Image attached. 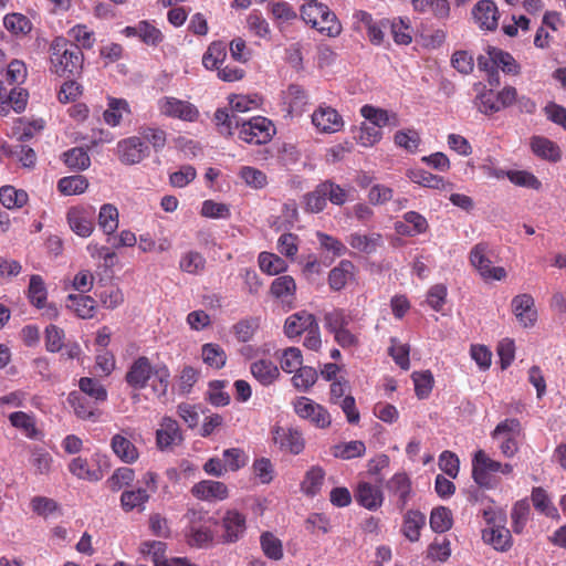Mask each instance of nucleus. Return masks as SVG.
<instances>
[{
    "mask_svg": "<svg viewBox=\"0 0 566 566\" xmlns=\"http://www.w3.org/2000/svg\"><path fill=\"white\" fill-rule=\"evenodd\" d=\"M317 319L314 314L307 311L296 312L286 317L284 323V334L289 338L300 337L303 333H306Z\"/></svg>",
    "mask_w": 566,
    "mask_h": 566,
    "instance_id": "20",
    "label": "nucleus"
},
{
    "mask_svg": "<svg viewBox=\"0 0 566 566\" xmlns=\"http://www.w3.org/2000/svg\"><path fill=\"white\" fill-rule=\"evenodd\" d=\"M30 458L29 462L34 469V474L48 475L53 465V457L51 453L42 447L32 446L29 447Z\"/></svg>",
    "mask_w": 566,
    "mask_h": 566,
    "instance_id": "35",
    "label": "nucleus"
},
{
    "mask_svg": "<svg viewBox=\"0 0 566 566\" xmlns=\"http://www.w3.org/2000/svg\"><path fill=\"white\" fill-rule=\"evenodd\" d=\"M272 441L281 451L297 455L305 448V439L301 430L295 427H284L275 423L271 428Z\"/></svg>",
    "mask_w": 566,
    "mask_h": 566,
    "instance_id": "9",
    "label": "nucleus"
},
{
    "mask_svg": "<svg viewBox=\"0 0 566 566\" xmlns=\"http://www.w3.org/2000/svg\"><path fill=\"white\" fill-rule=\"evenodd\" d=\"M139 39L149 46H157L164 41L163 32L147 20L138 22Z\"/></svg>",
    "mask_w": 566,
    "mask_h": 566,
    "instance_id": "64",
    "label": "nucleus"
},
{
    "mask_svg": "<svg viewBox=\"0 0 566 566\" xmlns=\"http://www.w3.org/2000/svg\"><path fill=\"white\" fill-rule=\"evenodd\" d=\"M355 499L357 503L369 511H375L382 504V493L379 488L368 483L360 482L357 486Z\"/></svg>",
    "mask_w": 566,
    "mask_h": 566,
    "instance_id": "24",
    "label": "nucleus"
},
{
    "mask_svg": "<svg viewBox=\"0 0 566 566\" xmlns=\"http://www.w3.org/2000/svg\"><path fill=\"white\" fill-rule=\"evenodd\" d=\"M221 542L234 544L247 533V515L237 509H227L220 518Z\"/></svg>",
    "mask_w": 566,
    "mask_h": 566,
    "instance_id": "8",
    "label": "nucleus"
},
{
    "mask_svg": "<svg viewBox=\"0 0 566 566\" xmlns=\"http://www.w3.org/2000/svg\"><path fill=\"white\" fill-rule=\"evenodd\" d=\"M350 322V315L343 308H334L324 315V326L333 335L338 331L348 327Z\"/></svg>",
    "mask_w": 566,
    "mask_h": 566,
    "instance_id": "55",
    "label": "nucleus"
},
{
    "mask_svg": "<svg viewBox=\"0 0 566 566\" xmlns=\"http://www.w3.org/2000/svg\"><path fill=\"white\" fill-rule=\"evenodd\" d=\"M70 42L73 43L74 46H77L80 51L82 50H91L95 42V33L90 30L85 24H75L67 31V38Z\"/></svg>",
    "mask_w": 566,
    "mask_h": 566,
    "instance_id": "37",
    "label": "nucleus"
},
{
    "mask_svg": "<svg viewBox=\"0 0 566 566\" xmlns=\"http://www.w3.org/2000/svg\"><path fill=\"white\" fill-rule=\"evenodd\" d=\"M118 159L125 165H135L149 156V147L139 136L122 139L117 144Z\"/></svg>",
    "mask_w": 566,
    "mask_h": 566,
    "instance_id": "16",
    "label": "nucleus"
},
{
    "mask_svg": "<svg viewBox=\"0 0 566 566\" xmlns=\"http://www.w3.org/2000/svg\"><path fill=\"white\" fill-rule=\"evenodd\" d=\"M531 500L537 512L548 517H559L557 509L553 505L547 492L542 486L532 489Z\"/></svg>",
    "mask_w": 566,
    "mask_h": 566,
    "instance_id": "47",
    "label": "nucleus"
},
{
    "mask_svg": "<svg viewBox=\"0 0 566 566\" xmlns=\"http://www.w3.org/2000/svg\"><path fill=\"white\" fill-rule=\"evenodd\" d=\"M239 177L252 189H263L268 185V177L262 170L252 166H242Z\"/></svg>",
    "mask_w": 566,
    "mask_h": 566,
    "instance_id": "61",
    "label": "nucleus"
},
{
    "mask_svg": "<svg viewBox=\"0 0 566 566\" xmlns=\"http://www.w3.org/2000/svg\"><path fill=\"white\" fill-rule=\"evenodd\" d=\"M64 164L73 170H85L91 165V158L86 150L74 147L63 154Z\"/></svg>",
    "mask_w": 566,
    "mask_h": 566,
    "instance_id": "59",
    "label": "nucleus"
},
{
    "mask_svg": "<svg viewBox=\"0 0 566 566\" xmlns=\"http://www.w3.org/2000/svg\"><path fill=\"white\" fill-rule=\"evenodd\" d=\"M50 70L59 76H73L82 70L83 52L65 36H55L49 48Z\"/></svg>",
    "mask_w": 566,
    "mask_h": 566,
    "instance_id": "2",
    "label": "nucleus"
},
{
    "mask_svg": "<svg viewBox=\"0 0 566 566\" xmlns=\"http://www.w3.org/2000/svg\"><path fill=\"white\" fill-rule=\"evenodd\" d=\"M407 177L412 182L431 189L451 190L453 188V184L446 181L443 177L433 175L421 168L408 170Z\"/></svg>",
    "mask_w": 566,
    "mask_h": 566,
    "instance_id": "23",
    "label": "nucleus"
},
{
    "mask_svg": "<svg viewBox=\"0 0 566 566\" xmlns=\"http://www.w3.org/2000/svg\"><path fill=\"white\" fill-rule=\"evenodd\" d=\"M227 57L226 42L218 40L209 44L207 51L202 55V64L207 70H219V66Z\"/></svg>",
    "mask_w": 566,
    "mask_h": 566,
    "instance_id": "39",
    "label": "nucleus"
},
{
    "mask_svg": "<svg viewBox=\"0 0 566 566\" xmlns=\"http://www.w3.org/2000/svg\"><path fill=\"white\" fill-rule=\"evenodd\" d=\"M69 471L77 479L90 482H96L103 478L102 471L99 469H91L87 459L82 457H76L71 460Z\"/></svg>",
    "mask_w": 566,
    "mask_h": 566,
    "instance_id": "40",
    "label": "nucleus"
},
{
    "mask_svg": "<svg viewBox=\"0 0 566 566\" xmlns=\"http://www.w3.org/2000/svg\"><path fill=\"white\" fill-rule=\"evenodd\" d=\"M385 488L390 501L402 512L413 494L409 475L406 472H397L386 482Z\"/></svg>",
    "mask_w": 566,
    "mask_h": 566,
    "instance_id": "13",
    "label": "nucleus"
},
{
    "mask_svg": "<svg viewBox=\"0 0 566 566\" xmlns=\"http://www.w3.org/2000/svg\"><path fill=\"white\" fill-rule=\"evenodd\" d=\"M312 124L319 133L333 134L342 130L344 119L332 106L323 103L312 114Z\"/></svg>",
    "mask_w": 566,
    "mask_h": 566,
    "instance_id": "15",
    "label": "nucleus"
},
{
    "mask_svg": "<svg viewBox=\"0 0 566 566\" xmlns=\"http://www.w3.org/2000/svg\"><path fill=\"white\" fill-rule=\"evenodd\" d=\"M531 515V506L527 499L518 500L511 511V526L515 534H522Z\"/></svg>",
    "mask_w": 566,
    "mask_h": 566,
    "instance_id": "44",
    "label": "nucleus"
},
{
    "mask_svg": "<svg viewBox=\"0 0 566 566\" xmlns=\"http://www.w3.org/2000/svg\"><path fill=\"white\" fill-rule=\"evenodd\" d=\"M325 480V471L321 467H312L301 483L302 492L307 496H315L319 493Z\"/></svg>",
    "mask_w": 566,
    "mask_h": 566,
    "instance_id": "43",
    "label": "nucleus"
},
{
    "mask_svg": "<svg viewBox=\"0 0 566 566\" xmlns=\"http://www.w3.org/2000/svg\"><path fill=\"white\" fill-rule=\"evenodd\" d=\"M132 434L124 430L123 433L113 436L111 447L113 452L125 463H134L139 458V452L136 446L130 440Z\"/></svg>",
    "mask_w": 566,
    "mask_h": 566,
    "instance_id": "21",
    "label": "nucleus"
},
{
    "mask_svg": "<svg viewBox=\"0 0 566 566\" xmlns=\"http://www.w3.org/2000/svg\"><path fill=\"white\" fill-rule=\"evenodd\" d=\"M139 137L151 145L156 153L163 150L167 142V133L159 127L142 126L139 128Z\"/></svg>",
    "mask_w": 566,
    "mask_h": 566,
    "instance_id": "60",
    "label": "nucleus"
},
{
    "mask_svg": "<svg viewBox=\"0 0 566 566\" xmlns=\"http://www.w3.org/2000/svg\"><path fill=\"white\" fill-rule=\"evenodd\" d=\"M187 526L185 535L187 543L197 548L208 547L212 544L214 535L211 528V517L202 509H189L185 514Z\"/></svg>",
    "mask_w": 566,
    "mask_h": 566,
    "instance_id": "4",
    "label": "nucleus"
},
{
    "mask_svg": "<svg viewBox=\"0 0 566 566\" xmlns=\"http://www.w3.org/2000/svg\"><path fill=\"white\" fill-rule=\"evenodd\" d=\"M28 193L22 189H15L13 186L0 188V202L7 209L21 208L28 202Z\"/></svg>",
    "mask_w": 566,
    "mask_h": 566,
    "instance_id": "52",
    "label": "nucleus"
},
{
    "mask_svg": "<svg viewBox=\"0 0 566 566\" xmlns=\"http://www.w3.org/2000/svg\"><path fill=\"white\" fill-rule=\"evenodd\" d=\"M512 311L518 323L525 327H533L537 321V311L531 294H520L512 300Z\"/></svg>",
    "mask_w": 566,
    "mask_h": 566,
    "instance_id": "18",
    "label": "nucleus"
},
{
    "mask_svg": "<svg viewBox=\"0 0 566 566\" xmlns=\"http://www.w3.org/2000/svg\"><path fill=\"white\" fill-rule=\"evenodd\" d=\"M157 107L161 115L169 118L196 122L199 117V111L193 104L174 96L160 97L157 102Z\"/></svg>",
    "mask_w": 566,
    "mask_h": 566,
    "instance_id": "11",
    "label": "nucleus"
},
{
    "mask_svg": "<svg viewBox=\"0 0 566 566\" xmlns=\"http://www.w3.org/2000/svg\"><path fill=\"white\" fill-rule=\"evenodd\" d=\"M354 264L350 261H340L328 274V284L333 291L343 290L348 279L353 276Z\"/></svg>",
    "mask_w": 566,
    "mask_h": 566,
    "instance_id": "41",
    "label": "nucleus"
},
{
    "mask_svg": "<svg viewBox=\"0 0 566 566\" xmlns=\"http://www.w3.org/2000/svg\"><path fill=\"white\" fill-rule=\"evenodd\" d=\"M430 527L436 533H444L452 527V513L444 506L434 507L430 514Z\"/></svg>",
    "mask_w": 566,
    "mask_h": 566,
    "instance_id": "56",
    "label": "nucleus"
},
{
    "mask_svg": "<svg viewBox=\"0 0 566 566\" xmlns=\"http://www.w3.org/2000/svg\"><path fill=\"white\" fill-rule=\"evenodd\" d=\"M67 307L81 318H92L95 314L96 302L88 295H69Z\"/></svg>",
    "mask_w": 566,
    "mask_h": 566,
    "instance_id": "42",
    "label": "nucleus"
},
{
    "mask_svg": "<svg viewBox=\"0 0 566 566\" xmlns=\"http://www.w3.org/2000/svg\"><path fill=\"white\" fill-rule=\"evenodd\" d=\"M497 472L503 475H511L513 472V465L493 460L482 449L474 453L472 459V478L479 486L485 489L495 488L497 481L493 476V473Z\"/></svg>",
    "mask_w": 566,
    "mask_h": 566,
    "instance_id": "5",
    "label": "nucleus"
},
{
    "mask_svg": "<svg viewBox=\"0 0 566 566\" xmlns=\"http://www.w3.org/2000/svg\"><path fill=\"white\" fill-rule=\"evenodd\" d=\"M67 222L72 231L83 238L91 235L94 229L93 219L90 213L78 208H72L69 210Z\"/></svg>",
    "mask_w": 566,
    "mask_h": 566,
    "instance_id": "26",
    "label": "nucleus"
},
{
    "mask_svg": "<svg viewBox=\"0 0 566 566\" xmlns=\"http://www.w3.org/2000/svg\"><path fill=\"white\" fill-rule=\"evenodd\" d=\"M46 287L41 275L33 274L30 277L29 289H28V297L32 305L36 308H43L46 303Z\"/></svg>",
    "mask_w": 566,
    "mask_h": 566,
    "instance_id": "54",
    "label": "nucleus"
},
{
    "mask_svg": "<svg viewBox=\"0 0 566 566\" xmlns=\"http://www.w3.org/2000/svg\"><path fill=\"white\" fill-rule=\"evenodd\" d=\"M10 423L21 430L23 434L32 440H41L42 431L36 427L34 417L23 411H15L9 416Z\"/></svg>",
    "mask_w": 566,
    "mask_h": 566,
    "instance_id": "27",
    "label": "nucleus"
},
{
    "mask_svg": "<svg viewBox=\"0 0 566 566\" xmlns=\"http://www.w3.org/2000/svg\"><path fill=\"white\" fill-rule=\"evenodd\" d=\"M360 114L370 123V125L378 129L387 125H397L398 123V118L395 113H389L386 109L368 104L360 108Z\"/></svg>",
    "mask_w": 566,
    "mask_h": 566,
    "instance_id": "30",
    "label": "nucleus"
},
{
    "mask_svg": "<svg viewBox=\"0 0 566 566\" xmlns=\"http://www.w3.org/2000/svg\"><path fill=\"white\" fill-rule=\"evenodd\" d=\"M29 93L20 86L9 85L0 78V115L6 116L11 109L22 113L28 104Z\"/></svg>",
    "mask_w": 566,
    "mask_h": 566,
    "instance_id": "12",
    "label": "nucleus"
},
{
    "mask_svg": "<svg viewBox=\"0 0 566 566\" xmlns=\"http://www.w3.org/2000/svg\"><path fill=\"white\" fill-rule=\"evenodd\" d=\"M301 18L327 36L335 38L342 32V24L336 14L321 2H307L301 7Z\"/></svg>",
    "mask_w": 566,
    "mask_h": 566,
    "instance_id": "3",
    "label": "nucleus"
},
{
    "mask_svg": "<svg viewBox=\"0 0 566 566\" xmlns=\"http://www.w3.org/2000/svg\"><path fill=\"white\" fill-rule=\"evenodd\" d=\"M486 53L492 56L495 67H500L505 74L518 75L521 73V65L511 53L495 46H488Z\"/></svg>",
    "mask_w": 566,
    "mask_h": 566,
    "instance_id": "33",
    "label": "nucleus"
},
{
    "mask_svg": "<svg viewBox=\"0 0 566 566\" xmlns=\"http://www.w3.org/2000/svg\"><path fill=\"white\" fill-rule=\"evenodd\" d=\"M134 479V470L128 467H122L113 472V474L107 479L106 484L112 492H118L123 488L130 485Z\"/></svg>",
    "mask_w": 566,
    "mask_h": 566,
    "instance_id": "62",
    "label": "nucleus"
},
{
    "mask_svg": "<svg viewBox=\"0 0 566 566\" xmlns=\"http://www.w3.org/2000/svg\"><path fill=\"white\" fill-rule=\"evenodd\" d=\"M260 270L269 275L283 273L287 269L286 262L279 255L263 251L258 256Z\"/></svg>",
    "mask_w": 566,
    "mask_h": 566,
    "instance_id": "49",
    "label": "nucleus"
},
{
    "mask_svg": "<svg viewBox=\"0 0 566 566\" xmlns=\"http://www.w3.org/2000/svg\"><path fill=\"white\" fill-rule=\"evenodd\" d=\"M260 545L263 554L272 560L283 558V544L272 532H263L260 536Z\"/></svg>",
    "mask_w": 566,
    "mask_h": 566,
    "instance_id": "51",
    "label": "nucleus"
},
{
    "mask_svg": "<svg viewBox=\"0 0 566 566\" xmlns=\"http://www.w3.org/2000/svg\"><path fill=\"white\" fill-rule=\"evenodd\" d=\"M190 492L196 499L206 502H222L230 496L228 485L216 480L199 481L192 485Z\"/></svg>",
    "mask_w": 566,
    "mask_h": 566,
    "instance_id": "17",
    "label": "nucleus"
},
{
    "mask_svg": "<svg viewBox=\"0 0 566 566\" xmlns=\"http://www.w3.org/2000/svg\"><path fill=\"white\" fill-rule=\"evenodd\" d=\"M206 258L198 251H187L185 252L179 260V269L180 271L199 275L206 270Z\"/></svg>",
    "mask_w": 566,
    "mask_h": 566,
    "instance_id": "45",
    "label": "nucleus"
},
{
    "mask_svg": "<svg viewBox=\"0 0 566 566\" xmlns=\"http://www.w3.org/2000/svg\"><path fill=\"white\" fill-rule=\"evenodd\" d=\"M182 441V434L178 422L169 417H165L160 428L156 432V442L159 449L165 450Z\"/></svg>",
    "mask_w": 566,
    "mask_h": 566,
    "instance_id": "22",
    "label": "nucleus"
},
{
    "mask_svg": "<svg viewBox=\"0 0 566 566\" xmlns=\"http://www.w3.org/2000/svg\"><path fill=\"white\" fill-rule=\"evenodd\" d=\"M424 525L426 515L420 511L410 510L403 516L401 532L410 542H418Z\"/></svg>",
    "mask_w": 566,
    "mask_h": 566,
    "instance_id": "32",
    "label": "nucleus"
},
{
    "mask_svg": "<svg viewBox=\"0 0 566 566\" xmlns=\"http://www.w3.org/2000/svg\"><path fill=\"white\" fill-rule=\"evenodd\" d=\"M365 452L366 446L360 440L342 442L332 447V454L335 458H339L343 460H350L354 458L363 457Z\"/></svg>",
    "mask_w": 566,
    "mask_h": 566,
    "instance_id": "50",
    "label": "nucleus"
},
{
    "mask_svg": "<svg viewBox=\"0 0 566 566\" xmlns=\"http://www.w3.org/2000/svg\"><path fill=\"white\" fill-rule=\"evenodd\" d=\"M203 361L213 368H221L226 365L227 354L219 344L208 343L201 348Z\"/></svg>",
    "mask_w": 566,
    "mask_h": 566,
    "instance_id": "57",
    "label": "nucleus"
},
{
    "mask_svg": "<svg viewBox=\"0 0 566 566\" xmlns=\"http://www.w3.org/2000/svg\"><path fill=\"white\" fill-rule=\"evenodd\" d=\"M3 27L15 38H23L33 29L31 20L24 14L18 12L6 14L3 18Z\"/></svg>",
    "mask_w": 566,
    "mask_h": 566,
    "instance_id": "36",
    "label": "nucleus"
},
{
    "mask_svg": "<svg viewBox=\"0 0 566 566\" xmlns=\"http://www.w3.org/2000/svg\"><path fill=\"white\" fill-rule=\"evenodd\" d=\"M484 542L492 545L496 551L506 552L512 546V535L505 526H493L483 531Z\"/></svg>",
    "mask_w": 566,
    "mask_h": 566,
    "instance_id": "34",
    "label": "nucleus"
},
{
    "mask_svg": "<svg viewBox=\"0 0 566 566\" xmlns=\"http://www.w3.org/2000/svg\"><path fill=\"white\" fill-rule=\"evenodd\" d=\"M531 148L537 157L551 163H557L562 158L559 146L553 140L543 136L532 137Z\"/></svg>",
    "mask_w": 566,
    "mask_h": 566,
    "instance_id": "25",
    "label": "nucleus"
},
{
    "mask_svg": "<svg viewBox=\"0 0 566 566\" xmlns=\"http://www.w3.org/2000/svg\"><path fill=\"white\" fill-rule=\"evenodd\" d=\"M294 411L303 419L310 420L317 428H327L331 426V415L321 405L313 400L301 397L294 402Z\"/></svg>",
    "mask_w": 566,
    "mask_h": 566,
    "instance_id": "14",
    "label": "nucleus"
},
{
    "mask_svg": "<svg viewBox=\"0 0 566 566\" xmlns=\"http://www.w3.org/2000/svg\"><path fill=\"white\" fill-rule=\"evenodd\" d=\"M296 292L295 280L291 275H281L273 280L270 286V293L275 298L285 301L294 298Z\"/></svg>",
    "mask_w": 566,
    "mask_h": 566,
    "instance_id": "46",
    "label": "nucleus"
},
{
    "mask_svg": "<svg viewBox=\"0 0 566 566\" xmlns=\"http://www.w3.org/2000/svg\"><path fill=\"white\" fill-rule=\"evenodd\" d=\"M251 374L260 382V385L266 387L273 384V381L280 376L277 366L268 359H260L251 364Z\"/></svg>",
    "mask_w": 566,
    "mask_h": 566,
    "instance_id": "31",
    "label": "nucleus"
},
{
    "mask_svg": "<svg viewBox=\"0 0 566 566\" xmlns=\"http://www.w3.org/2000/svg\"><path fill=\"white\" fill-rule=\"evenodd\" d=\"M274 133V126L269 118L256 116L241 122L239 138L248 144L262 145L270 142Z\"/></svg>",
    "mask_w": 566,
    "mask_h": 566,
    "instance_id": "6",
    "label": "nucleus"
},
{
    "mask_svg": "<svg viewBox=\"0 0 566 566\" xmlns=\"http://www.w3.org/2000/svg\"><path fill=\"white\" fill-rule=\"evenodd\" d=\"M129 114L130 107L126 99L108 97L107 108L103 113V119L107 125L116 127L120 124L123 117Z\"/></svg>",
    "mask_w": 566,
    "mask_h": 566,
    "instance_id": "28",
    "label": "nucleus"
},
{
    "mask_svg": "<svg viewBox=\"0 0 566 566\" xmlns=\"http://www.w3.org/2000/svg\"><path fill=\"white\" fill-rule=\"evenodd\" d=\"M218 132L223 136H231L233 127H240L241 119L228 108H218L213 116Z\"/></svg>",
    "mask_w": 566,
    "mask_h": 566,
    "instance_id": "48",
    "label": "nucleus"
},
{
    "mask_svg": "<svg viewBox=\"0 0 566 566\" xmlns=\"http://www.w3.org/2000/svg\"><path fill=\"white\" fill-rule=\"evenodd\" d=\"M125 380L133 388H145L150 385L153 389H167L170 385V371L166 365L154 366L148 357L139 356L128 367Z\"/></svg>",
    "mask_w": 566,
    "mask_h": 566,
    "instance_id": "1",
    "label": "nucleus"
},
{
    "mask_svg": "<svg viewBox=\"0 0 566 566\" xmlns=\"http://www.w3.org/2000/svg\"><path fill=\"white\" fill-rule=\"evenodd\" d=\"M87 187L88 181L82 175L63 177L57 181V190L64 196L81 195Z\"/></svg>",
    "mask_w": 566,
    "mask_h": 566,
    "instance_id": "53",
    "label": "nucleus"
},
{
    "mask_svg": "<svg viewBox=\"0 0 566 566\" xmlns=\"http://www.w3.org/2000/svg\"><path fill=\"white\" fill-rule=\"evenodd\" d=\"M149 499L150 494L142 486L136 490H125L120 495V507L126 513L134 510L143 512Z\"/></svg>",
    "mask_w": 566,
    "mask_h": 566,
    "instance_id": "29",
    "label": "nucleus"
},
{
    "mask_svg": "<svg viewBox=\"0 0 566 566\" xmlns=\"http://www.w3.org/2000/svg\"><path fill=\"white\" fill-rule=\"evenodd\" d=\"M388 354L391 356L394 361L401 368V369H409L410 367V348L407 344L400 343L396 337L390 338V346L388 348Z\"/></svg>",
    "mask_w": 566,
    "mask_h": 566,
    "instance_id": "63",
    "label": "nucleus"
},
{
    "mask_svg": "<svg viewBox=\"0 0 566 566\" xmlns=\"http://www.w3.org/2000/svg\"><path fill=\"white\" fill-rule=\"evenodd\" d=\"M470 263L479 272L483 280L501 281L505 279L506 271L502 266H492L490 248L488 243L480 242L470 251Z\"/></svg>",
    "mask_w": 566,
    "mask_h": 566,
    "instance_id": "7",
    "label": "nucleus"
},
{
    "mask_svg": "<svg viewBox=\"0 0 566 566\" xmlns=\"http://www.w3.org/2000/svg\"><path fill=\"white\" fill-rule=\"evenodd\" d=\"M347 242L353 249L366 254H370L376 251L377 247L380 245L381 234H363L359 232H354L348 235Z\"/></svg>",
    "mask_w": 566,
    "mask_h": 566,
    "instance_id": "38",
    "label": "nucleus"
},
{
    "mask_svg": "<svg viewBox=\"0 0 566 566\" xmlns=\"http://www.w3.org/2000/svg\"><path fill=\"white\" fill-rule=\"evenodd\" d=\"M475 23L483 30L494 31L499 24V9L492 0H480L472 10Z\"/></svg>",
    "mask_w": 566,
    "mask_h": 566,
    "instance_id": "19",
    "label": "nucleus"
},
{
    "mask_svg": "<svg viewBox=\"0 0 566 566\" xmlns=\"http://www.w3.org/2000/svg\"><path fill=\"white\" fill-rule=\"evenodd\" d=\"M98 224L106 234L114 233L118 228V210L115 206L106 203L101 207Z\"/></svg>",
    "mask_w": 566,
    "mask_h": 566,
    "instance_id": "58",
    "label": "nucleus"
},
{
    "mask_svg": "<svg viewBox=\"0 0 566 566\" xmlns=\"http://www.w3.org/2000/svg\"><path fill=\"white\" fill-rule=\"evenodd\" d=\"M107 399V391H71L69 402L78 418L94 417L99 403Z\"/></svg>",
    "mask_w": 566,
    "mask_h": 566,
    "instance_id": "10",
    "label": "nucleus"
}]
</instances>
